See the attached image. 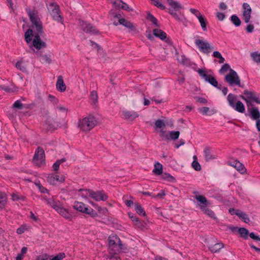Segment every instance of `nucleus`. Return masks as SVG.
Instances as JSON below:
<instances>
[{
	"label": "nucleus",
	"mask_w": 260,
	"mask_h": 260,
	"mask_svg": "<svg viewBox=\"0 0 260 260\" xmlns=\"http://www.w3.org/2000/svg\"><path fill=\"white\" fill-rule=\"evenodd\" d=\"M85 191L86 192V194H88L89 197L96 201H105L108 199V196L103 191L94 192L90 189L85 190Z\"/></svg>",
	"instance_id": "1a4fd4ad"
},
{
	"label": "nucleus",
	"mask_w": 260,
	"mask_h": 260,
	"mask_svg": "<svg viewBox=\"0 0 260 260\" xmlns=\"http://www.w3.org/2000/svg\"><path fill=\"white\" fill-rule=\"evenodd\" d=\"M254 27L252 24H249L246 27L245 29L248 33H251L253 31Z\"/></svg>",
	"instance_id": "13d9d810"
},
{
	"label": "nucleus",
	"mask_w": 260,
	"mask_h": 260,
	"mask_svg": "<svg viewBox=\"0 0 260 260\" xmlns=\"http://www.w3.org/2000/svg\"><path fill=\"white\" fill-rule=\"evenodd\" d=\"M224 79L231 86L234 85L240 86V79L237 73L232 69L230 70V73L225 76Z\"/></svg>",
	"instance_id": "0eeeda50"
},
{
	"label": "nucleus",
	"mask_w": 260,
	"mask_h": 260,
	"mask_svg": "<svg viewBox=\"0 0 260 260\" xmlns=\"http://www.w3.org/2000/svg\"><path fill=\"white\" fill-rule=\"evenodd\" d=\"M231 21L236 26H239L241 25V21L240 19L235 15H232L231 18Z\"/></svg>",
	"instance_id": "58836bf2"
},
{
	"label": "nucleus",
	"mask_w": 260,
	"mask_h": 260,
	"mask_svg": "<svg viewBox=\"0 0 260 260\" xmlns=\"http://www.w3.org/2000/svg\"><path fill=\"white\" fill-rule=\"evenodd\" d=\"M123 115L125 119L134 120L139 116V114L134 111H124Z\"/></svg>",
	"instance_id": "4be33fe9"
},
{
	"label": "nucleus",
	"mask_w": 260,
	"mask_h": 260,
	"mask_svg": "<svg viewBox=\"0 0 260 260\" xmlns=\"http://www.w3.org/2000/svg\"><path fill=\"white\" fill-rule=\"evenodd\" d=\"M204 153L206 161H209L216 158V157L212 154V150L209 147H206L204 149Z\"/></svg>",
	"instance_id": "412c9836"
},
{
	"label": "nucleus",
	"mask_w": 260,
	"mask_h": 260,
	"mask_svg": "<svg viewBox=\"0 0 260 260\" xmlns=\"http://www.w3.org/2000/svg\"><path fill=\"white\" fill-rule=\"evenodd\" d=\"M155 168L153 170V172L157 175H159L162 173V166L159 162H156L154 165Z\"/></svg>",
	"instance_id": "2f4dec72"
},
{
	"label": "nucleus",
	"mask_w": 260,
	"mask_h": 260,
	"mask_svg": "<svg viewBox=\"0 0 260 260\" xmlns=\"http://www.w3.org/2000/svg\"><path fill=\"white\" fill-rule=\"evenodd\" d=\"M97 120L94 116H89L80 120L78 126L83 131L89 132L95 126Z\"/></svg>",
	"instance_id": "f03ea898"
},
{
	"label": "nucleus",
	"mask_w": 260,
	"mask_h": 260,
	"mask_svg": "<svg viewBox=\"0 0 260 260\" xmlns=\"http://www.w3.org/2000/svg\"><path fill=\"white\" fill-rule=\"evenodd\" d=\"M74 208L75 209L83 213L84 210H87V207H86L85 205L82 202H75L74 205Z\"/></svg>",
	"instance_id": "a878e982"
},
{
	"label": "nucleus",
	"mask_w": 260,
	"mask_h": 260,
	"mask_svg": "<svg viewBox=\"0 0 260 260\" xmlns=\"http://www.w3.org/2000/svg\"><path fill=\"white\" fill-rule=\"evenodd\" d=\"M209 111L208 107H203L199 109V111L203 115H206Z\"/></svg>",
	"instance_id": "bf43d9fd"
},
{
	"label": "nucleus",
	"mask_w": 260,
	"mask_h": 260,
	"mask_svg": "<svg viewBox=\"0 0 260 260\" xmlns=\"http://www.w3.org/2000/svg\"><path fill=\"white\" fill-rule=\"evenodd\" d=\"M56 211L66 219H71L72 218V215L69 213L68 210L59 206L56 209Z\"/></svg>",
	"instance_id": "b1692460"
},
{
	"label": "nucleus",
	"mask_w": 260,
	"mask_h": 260,
	"mask_svg": "<svg viewBox=\"0 0 260 260\" xmlns=\"http://www.w3.org/2000/svg\"><path fill=\"white\" fill-rule=\"evenodd\" d=\"M47 204L52 207L53 209H54L55 210L57 208V207L59 206V203L56 202L54 200V199L53 197L52 198H50L49 200L47 201Z\"/></svg>",
	"instance_id": "e433bc0d"
},
{
	"label": "nucleus",
	"mask_w": 260,
	"mask_h": 260,
	"mask_svg": "<svg viewBox=\"0 0 260 260\" xmlns=\"http://www.w3.org/2000/svg\"><path fill=\"white\" fill-rule=\"evenodd\" d=\"M224 247V244L222 243H216L212 246H209V249L212 253H215L219 251V250Z\"/></svg>",
	"instance_id": "bb28decb"
},
{
	"label": "nucleus",
	"mask_w": 260,
	"mask_h": 260,
	"mask_svg": "<svg viewBox=\"0 0 260 260\" xmlns=\"http://www.w3.org/2000/svg\"><path fill=\"white\" fill-rule=\"evenodd\" d=\"M202 211L204 212L206 214L209 215V216L213 217L214 216V213L213 211H212L210 209L206 208V207H204V209H201Z\"/></svg>",
	"instance_id": "de8ad7c7"
},
{
	"label": "nucleus",
	"mask_w": 260,
	"mask_h": 260,
	"mask_svg": "<svg viewBox=\"0 0 260 260\" xmlns=\"http://www.w3.org/2000/svg\"><path fill=\"white\" fill-rule=\"evenodd\" d=\"M50 7H52L53 9L51 12V15L52 16L53 19L59 22H63V18L60 15V10L59 7L58 5H54L53 3H51L50 4Z\"/></svg>",
	"instance_id": "9b49d317"
},
{
	"label": "nucleus",
	"mask_w": 260,
	"mask_h": 260,
	"mask_svg": "<svg viewBox=\"0 0 260 260\" xmlns=\"http://www.w3.org/2000/svg\"><path fill=\"white\" fill-rule=\"evenodd\" d=\"M35 184H36V185L37 186H38V188L39 189L40 191L42 192V193H48L49 192V190L45 187H43L41 184L40 183V182H35Z\"/></svg>",
	"instance_id": "37998d69"
},
{
	"label": "nucleus",
	"mask_w": 260,
	"mask_h": 260,
	"mask_svg": "<svg viewBox=\"0 0 260 260\" xmlns=\"http://www.w3.org/2000/svg\"><path fill=\"white\" fill-rule=\"evenodd\" d=\"M79 24L81 28L86 33L93 35H98L99 33V30L96 27L90 23L83 20H79Z\"/></svg>",
	"instance_id": "423d86ee"
},
{
	"label": "nucleus",
	"mask_w": 260,
	"mask_h": 260,
	"mask_svg": "<svg viewBox=\"0 0 260 260\" xmlns=\"http://www.w3.org/2000/svg\"><path fill=\"white\" fill-rule=\"evenodd\" d=\"M228 228L234 233H238L241 237H244V228H238L233 225H228Z\"/></svg>",
	"instance_id": "393cba45"
},
{
	"label": "nucleus",
	"mask_w": 260,
	"mask_h": 260,
	"mask_svg": "<svg viewBox=\"0 0 260 260\" xmlns=\"http://www.w3.org/2000/svg\"><path fill=\"white\" fill-rule=\"evenodd\" d=\"M25 40L27 43H29L32 40V37L34 36L33 30L29 28L25 32Z\"/></svg>",
	"instance_id": "c756f323"
},
{
	"label": "nucleus",
	"mask_w": 260,
	"mask_h": 260,
	"mask_svg": "<svg viewBox=\"0 0 260 260\" xmlns=\"http://www.w3.org/2000/svg\"><path fill=\"white\" fill-rule=\"evenodd\" d=\"M49 258V255L45 254L39 255L37 258V260H48Z\"/></svg>",
	"instance_id": "69168bd1"
},
{
	"label": "nucleus",
	"mask_w": 260,
	"mask_h": 260,
	"mask_svg": "<svg viewBox=\"0 0 260 260\" xmlns=\"http://www.w3.org/2000/svg\"><path fill=\"white\" fill-rule=\"evenodd\" d=\"M111 3L118 9H121V7L122 3V0H110Z\"/></svg>",
	"instance_id": "a18cd8bd"
},
{
	"label": "nucleus",
	"mask_w": 260,
	"mask_h": 260,
	"mask_svg": "<svg viewBox=\"0 0 260 260\" xmlns=\"http://www.w3.org/2000/svg\"><path fill=\"white\" fill-rule=\"evenodd\" d=\"M90 100L93 104H95L98 102V95L96 91L93 90L90 94Z\"/></svg>",
	"instance_id": "c9c22d12"
},
{
	"label": "nucleus",
	"mask_w": 260,
	"mask_h": 260,
	"mask_svg": "<svg viewBox=\"0 0 260 260\" xmlns=\"http://www.w3.org/2000/svg\"><path fill=\"white\" fill-rule=\"evenodd\" d=\"M26 230V228L25 225H21L20 228L17 229L16 232L18 234H21L23 233Z\"/></svg>",
	"instance_id": "052dcab7"
},
{
	"label": "nucleus",
	"mask_w": 260,
	"mask_h": 260,
	"mask_svg": "<svg viewBox=\"0 0 260 260\" xmlns=\"http://www.w3.org/2000/svg\"><path fill=\"white\" fill-rule=\"evenodd\" d=\"M153 34L154 36L159 38L161 40H164L167 38V34L160 29H154Z\"/></svg>",
	"instance_id": "5701e85b"
},
{
	"label": "nucleus",
	"mask_w": 260,
	"mask_h": 260,
	"mask_svg": "<svg viewBox=\"0 0 260 260\" xmlns=\"http://www.w3.org/2000/svg\"><path fill=\"white\" fill-rule=\"evenodd\" d=\"M118 22L120 24L128 29L129 32H136L137 31L136 27L131 21L124 18H121L118 20Z\"/></svg>",
	"instance_id": "4468645a"
},
{
	"label": "nucleus",
	"mask_w": 260,
	"mask_h": 260,
	"mask_svg": "<svg viewBox=\"0 0 260 260\" xmlns=\"http://www.w3.org/2000/svg\"><path fill=\"white\" fill-rule=\"evenodd\" d=\"M51 122V120H49L46 122V127L48 131H53L60 126V123L59 122H55L54 124H52Z\"/></svg>",
	"instance_id": "cd10ccee"
},
{
	"label": "nucleus",
	"mask_w": 260,
	"mask_h": 260,
	"mask_svg": "<svg viewBox=\"0 0 260 260\" xmlns=\"http://www.w3.org/2000/svg\"><path fill=\"white\" fill-rule=\"evenodd\" d=\"M237 95L230 93L227 96V101L229 105L237 111L243 113L244 112V105L240 101L237 100Z\"/></svg>",
	"instance_id": "7ed1b4c3"
},
{
	"label": "nucleus",
	"mask_w": 260,
	"mask_h": 260,
	"mask_svg": "<svg viewBox=\"0 0 260 260\" xmlns=\"http://www.w3.org/2000/svg\"><path fill=\"white\" fill-rule=\"evenodd\" d=\"M32 25V28L37 31V33L39 34H42L43 32V25L41 20L31 22Z\"/></svg>",
	"instance_id": "6ab92c4d"
},
{
	"label": "nucleus",
	"mask_w": 260,
	"mask_h": 260,
	"mask_svg": "<svg viewBox=\"0 0 260 260\" xmlns=\"http://www.w3.org/2000/svg\"><path fill=\"white\" fill-rule=\"evenodd\" d=\"M191 166L197 171L201 170V166L197 160H193L191 164Z\"/></svg>",
	"instance_id": "c03bdc74"
},
{
	"label": "nucleus",
	"mask_w": 260,
	"mask_h": 260,
	"mask_svg": "<svg viewBox=\"0 0 260 260\" xmlns=\"http://www.w3.org/2000/svg\"><path fill=\"white\" fill-rule=\"evenodd\" d=\"M47 180L50 184L54 185L56 182H62L64 180V177L63 175L51 174L48 175Z\"/></svg>",
	"instance_id": "ddd939ff"
},
{
	"label": "nucleus",
	"mask_w": 260,
	"mask_h": 260,
	"mask_svg": "<svg viewBox=\"0 0 260 260\" xmlns=\"http://www.w3.org/2000/svg\"><path fill=\"white\" fill-rule=\"evenodd\" d=\"M180 135L179 131H171L169 135V140L175 141L178 139Z\"/></svg>",
	"instance_id": "4c0bfd02"
},
{
	"label": "nucleus",
	"mask_w": 260,
	"mask_h": 260,
	"mask_svg": "<svg viewBox=\"0 0 260 260\" xmlns=\"http://www.w3.org/2000/svg\"><path fill=\"white\" fill-rule=\"evenodd\" d=\"M0 87L4 90L8 92H13L14 90L9 86H1Z\"/></svg>",
	"instance_id": "e2e57ef3"
},
{
	"label": "nucleus",
	"mask_w": 260,
	"mask_h": 260,
	"mask_svg": "<svg viewBox=\"0 0 260 260\" xmlns=\"http://www.w3.org/2000/svg\"><path fill=\"white\" fill-rule=\"evenodd\" d=\"M229 70H231L230 65L228 63H225L219 70V73L220 74H223L227 72Z\"/></svg>",
	"instance_id": "8fccbe9b"
},
{
	"label": "nucleus",
	"mask_w": 260,
	"mask_h": 260,
	"mask_svg": "<svg viewBox=\"0 0 260 260\" xmlns=\"http://www.w3.org/2000/svg\"><path fill=\"white\" fill-rule=\"evenodd\" d=\"M195 44L196 46L199 48L200 50L204 53H208L210 52L211 50L213 49L207 41H203L200 39H196L195 40Z\"/></svg>",
	"instance_id": "9d476101"
},
{
	"label": "nucleus",
	"mask_w": 260,
	"mask_h": 260,
	"mask_svg": "<svg viewBox=\"0 0 260 260\" xmlns=\"http://www.w3.org/2000/svg\"><path fill=\"white\" fill-rule=\"evenodd\" d=\"M135 211L140 216H145L146 215L145 211L144 208L139 203H135Z\"/></svg>",
	"instance_id": "7c9ffc66"
},
{
	"label": "nucleus",
	"mask_w": 260,
	"mask_h": 260,
	"mask_svg": "<svg viewBox=\"0 0 260 260\" xmlns=\"http://www.w3.org/2000/svg\"><path fill=\"white\" fill-rule=\"evenodd\" d=\"M189 11L191 13L196 15L198 18L199 17V16H202L201 13L197 9L190 8Z\"/></svg>",
	"instance_id": "4d7b16f0"
},
{
	"label": "nucleus",
	"mask_w": 260,
	"mask_h": 260,
	"mask_svg": "<svg viewBox=\"0 0 260 260\" xmlns=\"http://www.w3.org/2000/svg\"><path fill=\"white\" fill-rule=\"evenodd\" d=\"M42 63L51 64L52 62L51 55L50 54H44L42 55V59L40 60Z\"/></svg>",
	"instance_id": "72a5a7b5"
},
{
	"label": "nucleus",
	"mask_w": 260,
	"mask_h": 260,
	"mask_svg": "<svg viewBox=\"0 0 260 260\" xmlns=\"http://www.w3.org/2000/svg\"><path fill=\"white\" fill-rule=\"evenodd\" d=\"M147 19L149 21L152 22V23L156 27H159V25L158 23L157 19L149 12L147 13Z\"/></svg>",
	"instance_id": "f704fd0d"
},
{
	"label": "nucleus",
	"mask_w": 260,
	"mask_h": 260,
	"mask_svg": "<svg viewBox=\"0 0 260 260\" xmlns=\"http://www.w3.org/2000/svg\"><path fill=\"white\" fill-rule=\"evenodd\" d=\"M167 1L169 6L171 7V9L175 11H179L183 8L179 3L174 0H167Z\"/></svg>",
	"instance_id": "a211bd4d"
},
{
	"label": "nucleus",
	"mask_w": 260,
	"mask_h": 260,
	"mask_svg": "<svg viewBox=\"0 0 260 260\" xmlns=\"http://www.w3.org/2000/svg\"><path fill=\"white\" fill-rule=\"evenodd\" d=\"M245 102L247 107L254 106L253 101L260 104V99L256 96L254 92L245 90Z\"/></svg>",
	"instance_id": "6e6552de"
},
{
	"label": "nucleus",
	"mask_w": 260,
	"mask_h": 260,
	"mask_svg": "<svg viewBox=\"0 0 260 260\" xmlns=\"http://www.w3.org/2000/svg\"><path fill=\"white\" fill-rule=\"evenodd\" d=\"M199 21L201 24V27L203 30H207V21L206 19V18L202 16H199V17L198 18Z\"/></svg>",
	"instance_id": "473e14b6"
},
{
	"label": "nucleus",
	"mask_w": 260,
	"mask_h": 260,
	"mask_svg": "<svg viewBox=\"0 0 260 260\" xmlns=\"http://www.w3.org/2000/svg\"><path fill=\"white\" fill-rule=\"evenodd\" d=\"M33 162L38 167H40L45 164V152L42 147H38L36 150Z\"/></svg>",
	"instance_id": "39448f33"
},
{
	"label": "nucleus",
	"mask_w": 260,
	"mask_h": 260,
	"mask_svg": "<svg viewBox=\"0 0 260 260\" xmlns=\"http://www.w3.org/2000/svg\"><path fill=\"white\" fill-rule=\"evenodd\" d=\"M155 125L156 127L159 128H163L166 127V124L163 120L158 119L155 121Z\"/></svg>",
	"instance_id": "79ce46f5"
},
{
	"label": "nucleus",
	"mask_w": 260,
	"mask_h": 260,
	"mask_svg": "<svg viewBox=\"0 0 260 260\" xmlns=\"http://www.w3.org/2000/svg\"><path fill=\"white\" fill-rule=\"evenodd\" d=\"M172 9H169L168 12L177 20L180 21L181 19L178 15Z\"/></svg>",
	"instance_id": "864d4df0"
},
{
	"label": "nucleus",
	"mask_w": 260,
	"mask_h": 260,
	"mask_svg": "<svg viewBox=\"0 0 260 260\" xmlns=\"http://www.w3.org/2000/svg\"><path fill=\"white\" fill-rule=\"evenodd\" d=\"M231 165L236 168L238 171L241 172V174H243L244 166L238 160H234L231 162Z\"/></svg>",
	"instance_id": "c85d7f7f"
},
{
	"label": "nucleus",
	"mask_w": 260,
	"mask_h": 260,
	"mask_svg": "<svg viewBox=\"0 0 260 260\" xmlns=\"http://www.w3.org/2000/svg\"><path fill=\"white\" fill-rule=\"evenodd\" d=\"M198 72L199 75L206 81L209 82L211 85L217 89H221V85H218L217 80L212 75L207 74L205 70L201 69L198 70Z\"/></svg>",
	"instance_id": "20e7f679"
},
{
	"label": "nucleus",
	"mask_w": 260,
	"mask_h": 260,
	"mask_svg": "<svg viewBox=\"0 0 260 260\" xmlns=\"http://www.w3.org/2000/svg\"><path fill=\"white\" fill-rule=\"evenodd\" d=\"M65 256L66 255L64 253H59L52 258H50L49 260H62L65 257Z\"/></svg>",
	"instance_id": "603ef678"
},
{
	"label": "nucleus",
	"mask_w": 260,
	"mask_h": 260,
	"mask_svg": "<svg viewBox=\"0 0 260 260\" xmlns=\"http://www.w3.org/2000/svg\"><path fill=\"white\" fill-rule=\"evenodd\" d=\"M166 131L163 129L160 131V136L164 138V140H169V135L165 134Z\"/></svg>",
	"instance_id": "6e6d98bb"
},
{
	"label": "nucleus",
	"mask_w": 260,
	"mask_h": 260,
	"mask_svg": "<svg viewBox=\"0 0 260 260\" xmlns=\"http://www.w3.org/2000/svg\"><path fill=\"white\" fill-rule=\"evenodd\" d=\"M198 193L197 191L194 192V198L200 203L199 205L201 209H204V207H206L210 204L205 197L203 195H198Z\"/></svg>",
	"instance_id": "2eb2a0df"
},
{
	"label": "nucleus",
	"mask_w": 260,
	"mask_h": 260,
	"mask_svg": "<svg viewBox=\"0 0 260 260\" xmlns=\"http://www.w3.org/2000/svg\"><path fill=\"white\" fill-rule=\"evenodd\" d=\"M109 241V258L113 260H120L119 253L121 252H125L127 250V246L122 244L121 241L116 235H111L108 238Z\"/></svg>",
	"instance_id": "f257e3e1"
},
{
	"label": "nucleus",
	"mask_w": 260,
	"mask_h": 260,
	"mask_svg": "<svg viewBox=\"0 0 260 260\" xmlns=\"http://www.w3.org/2000/svg\"><path fill=\"white\" fill-rule=\"evenodd\" d=\"M13 107L14 108L21 110V109H23V105L22 104V103H21L20 101L17 100L16 102H15V103H14V104L13 105Z\"/></svg>",
	"instance_id": "3c124183"
},
{
	"label": "nucleus",
	"mask_w": 260,
	"mask_h": 260,
	"mask_svg": "<svg viewBox=\"0 0 260 260\" xmlns=\"http://www.w3.org/2000/svg\"><path fill=\"white\" fill-rule=\"evenodd\" d=\"M195 99L197 100V101L199 103L202 104H206L207 103V100L204 98L197 96L195 97Z\"/></svg>",
	"instance_id": "680f3d73"
},
{
	"label": "nucleus",
	"mask_w": 260,
	"mask_h": 260,
	"mask_svg": "<svg viewBox=\"0 0 260 260\" xmlns=\"http://www.w3.org/2000/svg\"><path fill=\"white\" fill-rule=\"evenodd\" d=\"M26 11L29 16V19L31 22L40 20V18L38 16V11L33 9L31 10L30 9H26Z\"/></svg>",
	"instance_id": "f3484780"
},
{
	"label": "nucleus",
	"mask_w": 260,
	"mask_h": 260,
	"mask_svg": "<svg viewBox=\"0 0 260 260\" xmlns=\"http://www.w3.org/2000/svg\"><path fill=\"white\" fill-rule=\"evenodd\" d=\"M153 3V5L157 7V8L161 9V10H165L166 9V7L163 5L158 0H151Z\"/></svg>",
	"instance_id": "09e8293b"
},
{
	"label": "nucleus",
	"mask_w": 260,
	"mask_h": 260,
	"mask_svg": "<svg viewBox=\"0 0 260 260\" xmlns=\"http://www.w3.org/2000/svg\"><path fill=\"white\" fill-rule=\"evenodd\" d=\"M48 98L54 104H57L58 102V100L52 95L49 94Z\"/></svg>",
	"instance_id": "0e129e2a"
},
{
	"label": "nucleus",
	"mask_w": 260,
	"mask_h": 260,
	"mask_svg": "<svg viewBox=\"0 0 260 260\" xmlns=\"http://www.w3.org/2000/svg\"><path fill=\"white\" fill-rule=\"evenodd\" d=\"M213 56L214 57L219 59L218 62L219 63H222L225 61L224 58L222 56L221 53L217 51H214L213 52Z\"/></svg>",
	"instance_id": "ea45409f"
},
{
	"label": "nucleus",
	"mask_w": 260,
	"mask_h": 260,
	"mask_svg": "<svg viewBox=\"0 0 260 260\" xmlns=\"http://www.w3.org/2000/svg\"><path fill=\"white\" fill-rule=\"evenodd\" d=\"M247 111L249 114L250 118L253 120H257L260 118V112L258 108L253 106L247 107Z\"/></svg>",
	"instance_id": "dca6fc26"
},
{
	"label": "nucleus",
	"mask_w": 260,
	"mask_h": 260,
	"mask_svg": "<svg viewBox=\"0 0 260 260\" xmlns=\"http://www.w3.org/2000/svg\"><path fill=\"white\" fill-rule=\"evenodd\" d=\"M66 160L65 158H61L60 159H58L57 160L53 165V170L54 171H57L58 170L59 168V166L60 165L66 161Z\"/></svg>",
	"instance_id": "a19ab883"
},
{
	"label": "nucleus",
	"mask_w": 260,
	"mask_h": 260,
	"mask_svg": "<svg viewBox=\"0 0 260 260\" xmlns=\"http://www.w3.org/2000/svg\"><path fill=\"white\" fill-rule=\"evenodd\" d=\"M41 35V34H37L35 35L32 41V46L38 50L45 48L47 47L46 43L41 40L40 38Z\"/></svg>",
	"instance_id": "f8f14e48"
},
{
	"label": "nucleus",
	"mask_w": 260,
	"mask_h": 260,
	"mask_svg": "<svg viewBox=\"0 0 260 260\" xmlns=\"http://www.w3.org/2000/svg\"><path fill=\"white\" fill-rule=\"evenodd\" d=\"M216 17L219 20H223L225 18V15L223 13L217 12L216 13Z\"/></svg>",
	"instance_id": "338daca9"
},
{
	"label": "nucleus",
	"mask_w": 260,
	"mask_h": 260,
	"mask_svg": "<svg viewBox=\"0 0 260 260\" xmlns=\"http://www.w3.org/2000/svg\"><path fill=\"white\" fill-rule=\"evenodd\" d=\"M121 9H123V10H126L127 11H128V12H130V11H133V10L127 4H126V3H124L123 2H122V5H121Z\"/></svg>",
	"instance_id": "5fc2aeb1"
},
{
	"label": "nucleus",
	"mask_w": 260,
	"mask_h": 260,
	"mask_svg": "<svg viewBox=\"0 0 260 260\" xmlns=\"http://www.w3.org/2000/svg\"><path fill=\"white\" fill-rule=\"evenodd\" d=\"M251 57L254 61L260 63V53H258L257 52L252 53L251 54Z\"/></svg>",
	"instance_id": "49530a36"
},
{
	"label": "nucleus",
	"mask_w": 260,
	"mask_h": 260,
	"mask_svg": "<svg viewBox=\"0 0 260 260\" xmlns=\"http://www.w3.org/2000/svg\"><path fill=\"white\" fill-rule=\"evenodd\" d=\"M56 86L57 89L58 91L62 92L66 90V86L64 83L62 77L61 76H59L58 77Z\"/></svg>",
	"instance_id": "aec40b11"
},
{
	"label": "nucleus",
	"mask_w": 260,
	"mask_h": 260,
	"mask_svg": "<svg viewBox=\"0 0 260 260\" xmlns=\"http://www.w3.org/2000/svg\"><path fill=\"white\" fill-rule=\"evenodd\" d=\"M250 237L254 240L260 241V237L256 236L254 233H251L249 234Z\"/></svg>",
	"instance_id": "774afa93"
}]
</instances>
